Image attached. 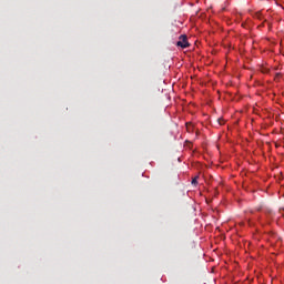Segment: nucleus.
Instances as JSON below:
<instances>
[{
	"mask_svg": "<svg viewBox=\"0 0 284 284\" xmlns=\"http://www.w3.org/2000/svg\"><path fill=\"white\" fill-rule=\"evenodd\" d=\"M178 47H181L183 49L187 48L190 43L187 42V37L186 36H181L180 41L176 43Z\"/></svg>",
	"mask_w": 284,
	"mask_h": 284,
	"instance_id": "obj_1",
	"label": "nucleus"
},
{
	"mask_svg": "<svg viewBox=\"0 0 284 284\" xmlns=\"http://www.w3.org/2000/svg\"><path fill=\"white\" fill-rule=\"evenodd\" d=\"M192 185H197V176H195L192 181Z\"/></svg>",
	"mask_w": 284,
	"mask_h": 284,
	"instance_id": "obj_2",
	"label": "nucleus"
},
{
	"mask_svg": "<svg viewBox=\"0 0 284 284\" xmlns=\"http://www.w3.org/2000/svg\"><path fill=\"white\" fill-rule=\"evenodd\" d=\"M268 71H270V70L266 69V68H263V69H262V72H263V73H268Z\"/></svg>",
	"mask_w": 284,
	"mask_h": 284,
	"instance_id": "obj_3",
	"label": "nucleus"
}]
</instances>
